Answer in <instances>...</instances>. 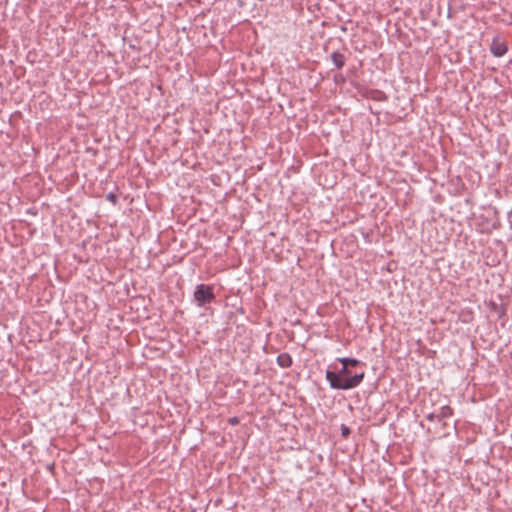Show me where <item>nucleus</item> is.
<instances>
[{"label": "nucleus", "instance_id": "4", "mask_svg": "<svg viewBox=\"0 0 512 512\" xmlns=\"http://www.w3.org/2000/svg\"><path fill=\"white\" fill-rule=\"evenodd\" d=\"M332 61L334 65L341 69L345 65V56L342 53L339 52H333L331 54Z\"/></svg>", "mask_w": 512, "mask_h": 512}, {"label": "nucleus", "instance_id": "9", "mask_svg": "<svg viewBox=\"0 0 512 512\" xmlns=\"http://www.w3.org/2000/svg\"><path fill=\"white\" fill-rule=\"evenodd\" d=\"M427 420L429 421H435L437 420L438 421V413H429L427 416H426Z\"/></svg>", "mask_w": 512, "mask_h": 512}, {"label": "nucleus", "instance_id": "1", "mask_svg": "<svg viewBox=\"0 0 512 512\" xmlns=\"http://www.w3.org/2000/svg\"><path fill=\"white\" fill-rule=\"evenodd\" d=\"M364 376V371L352 375L350 368L347 366H342L338 373L330 370L326 371V380L329 382L330 387L337 390H349L359 386Z\"/></svg>", "mask_w": 512, "mask_h": 512}, {"label": "nucleus", "instance_id": "7", "mask_svg": "<svg viewBox=\"0 0 512 512\" xmlns=\"http://www.w3.org/2000/svg\"><path fill=\"white\" fill-rule=\"evenodd\" d=\"M278 363L281 367H289L292 363V360L289 355L287 354H281L277 358Z\"/></svg>", "mask_w": 512, "mask_h": 512}, {"label": "nucleus", "instance_id": "8", "mask_svg": "<svg viewBox=\"0 0 512 512\" xmlns=\"http://www.w3.org/2000/svg\"><path fill=\"white\" fill-rule=\"evenodd\" d=\"M106 198H107V200H109L110 202H112V203H114V204L117 202V197H116V195H115V194H113V193H108V194L106 195Z\"/></svg>", "mask_w": 512, "mask_h": 512}, {"label": "nucleus", "instance_id": "11", "mask_svg": "<svg viewBox=\"0 0 512 512\" xmlns=\"http://www.w3.org/2000/svg\"><path fill=\"white\" fill-rule=\"evenodd\" d=\"M230 422H231L232 424H235V423H237L238 421H237V419H236V418H233V419H231V420H230Z\"/></svg>", "mask_w": 512, "mask_h": 512}, {"label": "nucleus", "instance_id": "10", "mask_svg": "<svg viewBox=\"0 0 512 512\" xmlns=\"http://www.w3.org/2000/svg\"><path fill=\"white\" fill-rule=\"evenodd\" d=\"M341 431H342V435L344 437H347L349 435V433H350V429L347 426H345V425H342Z\"/></svg>", "mask_w": 512, "mask_h": 512}, {"label": "nucleus", "instance_id": "6", "mask_svg": "<svg viewBox=\"0 0 512 512\" xmlns=\"http://www.w3.org/2000/svg\"><path fill=\"white\" fill-rule=\"evenodd\" d=\"M338 361L342 364V366H347L348 368L360 364V361L358 359L348 357L338 358Z\"/></svg>", "mask_w": 512, "mask_h": 512}, {"label": "nucleus", "instance_id": "2", "mask_svg": "<svg viewBox=\"0 0 512 512\" xmlns=\"http://www.w3.org/2000/svg\"><path fill=\"white\" fill-rule=\"evenodd\" d=\"M214 298L215 295L211 286L205 284H199L196 286L194 299L198 306L202 307L210 303Z\"/></svg>", "mask_w": 512, "mask_h": 512}, {"label": "nucleus", "instance_id": "5", "mask_svg": "<svg viewBox=\"0 0 512 512\" xmlns=\"http://www.w3.org/2000/svg\"><path fill=\"white\" fill-rule=\"evenodd\" d=\"M452 415H453V409L450 406H448V405L442 406L438 413V421L445 419V418H449Z\"/></svg>", "mask_w": 512, "mask_h": 512}, {"label": "nucleus", "instance_id": "3", "mask_svg": "<svg viewBox=\"0 0 512 512\" xmlns=\"http://www.w3.org/2000/svg\"><path fill=\"white\" fill-rule=\"evenodd\" d=\"M490 51L493 56L502 57L507 53L508 46L505 41L501 40L499 37H495L490 45Z\"/></svg>", "mask_w": 512, "mask_h": 512}]
</instances>
